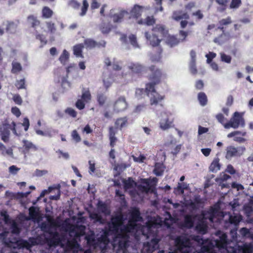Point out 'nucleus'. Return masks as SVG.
Returning a JSON list of instances; mask_svg holds the SVG:
<instances>
[{"instance_id": "obj_1", "label": "nucleus", "mask_w": 253, "mask_h": 253, "mask_svg": "<svg viewBox=\"0 0 253 253\" xmlns=\"http://www.w3.org/2000/svg\"><path fill=\"white\" fill-rule=\"evenodd\" d=\"M148 69L150 71V73L148 74L147 78L150 82L146 84L145 91L147 96H149L150 93L151 94V96L150 98V105L152 106L157 105L164 99L165 96L161 95L157 92L155 86L166 79L167 76L162 69L155 65H151Z\"/></svg>"}, {"instance_id": "obj_2", "label": "nucleus", "mask_w": 253, "mask_h": 253, "mask_svg": "<svg viewBox=\"0 0 253 253\" xmlns=\"http://www.w3.org/2000/svg\"><path fill=\"white\" fill-rule=\"evenodd\" d=\"M216 213L215 210L211 208L209 211H203L201 214H196L195 217H197L198 222L196 225V230L203 234H205L208 231V224L206 219H209L212 221Z\"/></svg>"}, {"instance_id": "obj_3", "label": "nucleus", "mask_w": 253, "mask_h": 253, "mask_svg": "<svg viewBox=\"0 0 253 253\" xmlns=\"http://www.w3.org/2000/svg\"><path fill=\"white\" fill-rule=\"evenodd\" d=\"M232 23V20L230 16L226 18H223L218 21V26L215 29V31L220 30L222 33L221 35L214 39L213 42L215 43L221 44L228 39L229 33L226 32L228 25Z\"/></svg>"}, {"instance_id": "obj_4", "label": "nucleus", "mask_w": 253, "mask_h": 253, "mask_svg": "<svg viewBox=\"0 0 253 253\" xmlns=\"http://www.w3.org/2000/svg\"><path fill=\"white\" fill-rule=\"evenodd\" d=\"M140 181L141 183L145 184L146 185H142L141 184L137 185V183L135 182L131 177H129L128 179L125 180L124 183L125 187L127 188H130L134 185L135 186H137L138 190L146 193L148 192L152 187L151 185H150V180L146 178H142Z\"/></svg>"}, {"instance_id": "obj_5", "label": "nucleus", "mask_w": 253, "mask_h": 253, "mask_svg": "<svg viewBox=\"0 0 253 253\" xmlns=\"http://www.w3.org/2000/svg\"><path fill=\"white\" fill-rule=\"evenodd\" d=\"M245 125V123L243 116L240 113L236 112L234 113L230 121L224 124V127L225 128L230 127L237 128L239 126L244 127Z\"/></svg>"}, {"instance_id": "obj_6", "label": "nucleus", "mask_w": 253, "mask_h": 253, "mask_svg": "<svg viewBox=\"0 0 253 253\" xmlns=\"http://www.w3.org/2000/svg\"><path fill=\"white\" fill-rule=\"evenodd\" d=\"M174 242L177 250L180 252H182L184 248L190 247L191 245L190 239L186 235L177 236Z\"/></svg>"}, {"instance_id": "obj_7", "label": "nucleus", "mask_w": 253, "mask_h": 253, "mask_svg": "<svg viewBox=\"0 0 253 253\" xmlns=\"http://www.w3.org/2000/svg\"><path fill=\"white\" fill-rule=\"evenodd\" d=\"M135 226L136 223L129 220L128 224L120 228V231L117 234L116 238H129L128 233L134 230Z\"/></svg>"}, {"instance_id": "obj_8", "label": "nucleus", "mask_w": 253, "mask_h": 253, "mask_svg": "<svg viewBox=\"0 0 253 253\" xmlns=\"http://www.w3.org/2000/svg\"><path fill=\"white\" fill-rule=\"evenodd\" d=\"M124 221L123 216L122 215H118L113 217L111 218V222L108 223V226L113 228L112 232L117 235L119 232L120 227L123 225Z\"/></svg>"}, {"instance_id": "obj_9", "label": "nucleus", "mask_w": 253, "mask_h": 253, "mask_svg": "<svg viewBox=\"0 0 253 253\" xmlns=\"http://www.w3.org/2000/svg\"><path fill=\"white\" fill-rule=\"evenodd\" d=\"M246 148L244 146L238 148L233 146H228L226 148V158L228 159L234 157H240L243 154Z\"/></svg>"}, {"instance_id": "obj_10", "label": "nucleus", "mask_w": 253, "mask_h": 253, "mask_svg": "<svg viewBox=\"0 0 253 253\" xmlns=\"http://www.w3.org/2000/svg\"><path fill=\"white\" fill-rule=\"evenodd\" d=\"M113 9L110 10V16L113 19V21L115 23H121L126 15L129 14L127 11L124 9H120L119 12L116 13L112 14Z\"/></svg>"}, {"instance_id": "obj_11", "label": "nucleus", "mask_w": 253, "mask_h": 253, "mask_svg": "<svg viewBox=\"0 0 253 253\" xmlns=\"http://www.w3.org/2000/svg\"><path fill=\"white\" fill-rule=\"evenodd\" d=\"M127 107V103L124 96L120 97L114 104V111L119 113L125 111Z\"/></svg>"}, {"instance_id": "obj_12", "label": "nucleus", "mask_w": 253, "mask_h": 253, "mask_svg": "<svg viewBox=\"0 0 253 253\" xmlns=\"http://www.w3.org/2000/svg\"><path fill=\"white\" fill-rule=\"evenodd\" d=\"M85 227L83 225H71L69 232L74 233L76 238H80L85 234Z\"/></svg>"}, {"instance_id": "obj_13", "label": "nucleus", "mask_w": 253, "mask_h": 253, "mask_svg": "<svg viewBox=\"0 0 253 253\" xmlns=\"http://www.w3.org/2000/svg\"><path fill=\"white\" fill-rule=\"evenodd\" d=\"M247 134L246 131H240L238 130L232 131L227 135L228 138L234 137V141L239 142L243 143L246 141V139L243 137L245 136Z\"/></svg>"}, {"instance_id": "obj_14", "label": "nucleus", "mask_w": 253, "mask_h": 253, "mask_svg": "<svg viewBox=\"0 0 253 253\" xmlns=\"http://www.w3.org/2000/svg\"><path fill=\"white\" fill-rule=\"evenodd\" d=\"M145 37L147 40L149 42L150 44L154 47L158 46L161 42V39L159 38L160 37L152 32V34H150L148 32H146Z\"/></svg>"}, {"instance_id": "obj_15", "label": "nucleus", "mask_w": 253, "mask_h": 253, "mask_svg": "<svg viewBox=\"0 0 253 253\" xmlns=\"http://www.w3.org/2000/svg\"><path fill=\"white\" fill-rule=\"evenodd\" d=\"M143 9L144 7L143 6L138 4H134L129 13L130 14L129 18L130 19L132 18L135 19H137L141 16Z\"/></svg>"}, {"instance_id": "obj_16", "label": "nucleus", "mask_w": 253, "mask_h": 253, "mask_svg": "<svg viewBox=\"0 0 253 253\" xmlns=\"http://www.w3.org/2000/svg\"><path fill=\"white\" fill-rule=\"evenodd\" d=\"M152 32L162 38L166 37L168 33V30L165 26L162 24L156 25L152 29Z\"/></svg>"}, {"instance_id": "obj_17", "label": "nucleus", "mask_w": 253, "mask_h": 253, "mask_svg": "<svg viewBox=\"0 0 253 253\" xmlns=\"http://www.w3.org/2000/svg\"><path fill=\"white\" fill-rule=\"evenodd\" d=\"M160 127L163 130H167L174 126L173 119H170L168 117L162 119L159 122Z\"/></svg>"}, {"instance_id": "obj_18", "label": "nucleus", "mask_w": 253, "mask_h": 253, "mask_svg": "<svg viewBox=\"0 0 253 253\" xmlns=\"http://www.w3.org/2000/svg\"><path fill=\"white\" fill-rule=\"evenodd\" d=\"M84 43L86 48H93L95 47H105L106 42L104 41L98 43L92 39H87L84 40Z\"/></svg>"}, {"instance_id": "obj_19", "label": "nucleus", "mask_w": 253, "mask_h": 253, "mask_svg": "<svg viewBox=\"0 0 253 253\" xmlns=\"http://www.w3.org/2000/svg\"><path fill=\"white\" fill-rule=\"evenodd\" d=\"M142 217L140 215V212L139 209L133 208L130 212V218L129 220L134 223L140 221L142 220Z\"/></svg>"}, {"instance_id": "obj_20", "label": "nucleus", "mask_w": 253, "mask_h": 253, "mask_svg": "<svg viewBox=\"0 0 253 253\" xmlns=\"http://www.w3.org/2000/svg\"><path fill=\"white\" fill-rule=\"evenodd\" d=\"M128 68L132 73L135 74L138 76H141L144 70V67L137 63H131Z\"/></svg>"}, {"instance_id": "obj_21", "label": "nucleus", "mask_w": 253, "mask_h": 253, "mask_svg": "<svg viewBox=\"0 0 253 253\" xmlns=\"http://www.w3.org/2000/svg\"><path fill=\"white\" fill-rule=\"evenodd\" d=\"M215 245L219 248H225L227 245V236L226 234H222L220 237L219 240L215 241Z\"/></svg>"}, {"instance_id": "obj_22", "label": "nucleus", "mask_w": 253, "mask_h": 253, "mask_svg": "<svg viewBox=\"0 0 253 253\" xmlns=\"http://www.w3.org/2000/svg\"><path fill=\"white\" fill-rule=\"evenodd\" d=\"M85 240L86 241L87 244L90 247L96 248L98 246V242L95 239L93 233L87 235L85 236Z\"/></svg>"}, {"instance_id": "obj_23", "label": "nucleus", "mask_w": 253, "mask_h": 253, "mask_svg": "<svg viewBox=\"0 0 253 253\" xmlns=\"http://www.w3.org/2000/svg\"><path fill=\"white\" fill-rule=\"evenodd\" d=\"M46 241L50 247H55L58 246L61 242L59 236L50 237L46 238Z\"/></svg>"}, {"instance_id": "obj_24", "label": "nucleus", "mask_w": 253, "mask_h": 253, "mask_svg": "<svg viewBox=\"0 0 253 253\" xmlns=\"http://www.w3.org/2000/svg\"><path fill=\"white\" fill-rule=\"evenodd\" d=\"M27 21L29 25L34 29L40 26L41 24L40 21L38 19L37 17L33 15H29L28 17Z\"/></svg>"}, {"instance_id": "obj_25", "label": "nucleus", "mask_w": 253, "mask_h": 253, "mask_svg": "<svg viewBox=\"0 0 253 253\" xmlns=\"http://www.w3.org/2000/svg\"><path fill=\"white\" fill-rule=\"evenodd\" d=\"M195 216L192 215L187 214L184 217V226L188 228H191L194 225V219L195 218Z\"/></svg>"}, {"instance_id": "obj_26", "label": "nucleus", "mask_w": 253, "mask_h": 253, "mask_svg": "<svg viewBox=\"0 0 253 253\" xmlns=\"http://www.w3.org/2000/svg\"><path fill=\"white\" fill-rule=\"evenodd\" d=\"M17 28V24L13 21H7L5 27V31L7 33L14 34Z\"/></svg>"}, {"instance_id": "obj_27", "label": "nucleus", "mask_w": 253, "mask_h": 253, "mask_svg": "<svg viewBox=\"0 0 253 253\" xmlns=\"http://www.w3.org/2000/svg\"><path fill=\"white\" fill-rule=\"evenodd\" d=\"M128 123V118L127 117H124L122 118H118L115 123V126L117 128H119L120 129H122V128L125 127Z\"/></svg>"}, {"instance_id": "obj_28", "label": "nucleus", "mask_w": 253, "mask_h": 253, "mask_svg": "<svg viewBox=\"0 0 253 253\" xmlns=\"http://www.w3.org/2000/svg\"><path fill=\"white\" fill-rule=\"evenodd\" d=\"M30 218L32 220L36 219L39 216V209L38 208L32 206L29 209Z\"/></svg>"}, {"instance_id": "obj_29", "label": "nucleus", "mask_w": 253, "mask_h": 253, "mask_svg": "<svg viewBox=\"0 0 253 253\" xmlns=\"http://www.w3.org/2000/svg\"><path fill=\"white\" fill-rule=\"evenodd\" d=\"M84 46L83 45V44L80 43L78 44H76L73 47V52L74 54L76 57H80L82 58L84 57V56L83 55V49L84 48Z\"/></svg>"}, {"instance_id": "obj_30", "label": "nucleus", "mask_w": 253, "mask_h": 253, "mask_svg": "<svg viewBox=\"0 0 253 253\" xmlns=\"http://www.w3.org/2000/svg\"><path fill=\"white\" fill-rule=\"evenodd\" d=\"M240 250L242 253H253V244L252 243H245L240 247Z\"/></svg>"}, {"instance_id": "obj_31", "label": "nucleus", "mask_w": 253, "mask_h": 253, "mask_svg": "<svg viewBox=\"0 0 253 253\" xmlns=\"http://www.w3.org/2000/svg\"><path fill=\"white\" fill-rule=\"evenodd\" d=\"M219 160L218 158H216L213 160L209 167L210 171L213 172H216L220 169V165L219 164Z\"/></svg>"}, {"instance_id": "obj_32", "label": "nucleus", "mask_w": 253, "mask_h": 253, "mask_svg": "<svg viewBox=\"0 0 253 253\" xmlns=\"http://www.w3.org/2000/svg\"><path fill=\"white\" fill-rule=\"evenodd\" d=\"M42 13L43 18L48 19L52 17L53 12L49 7L44 6L42 9Z\"/></svg>"}, {"instance_id": "obj_33", "label": "nucleus", "mask_w": 253, "mask_h": 253, "mask_svg": "<svg viewBox=\"0 0 253 253\" xmlns=\"http://www.w3.org/2000/svg\"><path fill=\"white\" fill-rule=\"evenodd\" d=\"M69 59V53L66 50L64 49L62 53L59 57V60L61 64L63 65H66Z\"/></svg>"}, {"instance_id": "obj_34", "label": "nucleus", "mask_w": 253, "mask_h": 253, "mask_svg": "<svg viewBox=\"0 0 253 253\" xmlns=\"http://www.w3.org/2000/svg\"><path fill=\"white\" fill-rule=\"evenodd\" d=\"M112 26L108 23H102L99 26V29L103 34H108L111 30Z\"/></svg>"}, {"instance_id": "obj_35", "label": "nucleus", "mask_w": 253, "mask_h": 253, "mask_svg": "<svg viewBox=\"0 0 253 253\" xmlns=\"http://www.w3.org/2000/svg\"><path fill=\"white\" fill-rule=\"evenodd\" d=\"M198 99L201 106H204L207 105L208 98L205 93L203 92H199L198 94Z\"/></svg>"}, {"instance_id": "obj_36", "label": "nucleus", "mask_w": 253, "mask_h": 253, "mask_svg": "<svg viewBox=\"0 0 253 253\" xmlns=\"http://www.w3.org/2000/svg\"><path fill=\"white\" fill-rule=\"evenodd\" d=\"M228 0H215L216 3L220 5L217 8L218 11L220 12H223L226 9Z\"/></svg>"}, {"instance_id": "obj_37", "label": "nucleus", "mask_w": 253, "mask_h": 253, "mask_svg": "<svg viewBox=\"0 0 253 253\" xmlns=\"http://www.w3.org/2000/svg\"><path fill=\"white\" fill-rule=\"evenodd\" d=\"M23 143L24 150L27 152L31 149L34 150L35 151L37 150V147L35 145H34L31 142H30L26 140H24L23 141Z\"/></svg>"}, {"instance_id": "obj_38", "label": "nucleus", "mask_w": 253, "mask_h": 253, "mask_svg": "<svg viewBox=\"0 0 253 253\" xmlns=\"http://www.w3.org/2000/svg\"><path fill=\"white\" fill-rule=\"evenodd\" d=\"M180 42V39H178L175 36H169L167 39V43L171 46L178 44Z\"/></svg>"}, {"instance_id": "obj_39", "label": "nucleus", "mask_w": 253, "mask_h": 253, "mask_svg": "<svg viewBox=\"0 0 253 253\" xmlns=\"http://www.w3.org/2000/svg\"><path fill=\"white\" fill-rule=\"evenodd\" d=\"M120 239L118 242V247L120 249L125 250L128 247V242L129 238H118Z\"/></svg>"}, {"instance_id": "obj_40", "label": "nucleus", "mask_w": 253, "mask_h": 253, "mask_svg": "<svg viewBox=\"0 0 253 253\" xmlns=\"http://www.w3.org/2000/svg\"><path fill=\"white\" fill-rule=\"evenodd\" d=\"M22 67L21 64L17 62H13L12 63L11 72L13 74H17L21 71Z\"/></svg>"}, {"instance_id": "obj_41", "label": "nucleus", "mask_w": 253, "mask_h": 253, "mask_svg": "<svg viewBox=\"0 0 253 253\" xmlns=\"http://www.w3.org/2000/svg\"><path fill=\"white\" fill-rule=\"evenodd\" d=\"M182 15V10H175L172 12V14L171 16V18L173 20L175 21H179L181 20H182V17H181Z\"/></svg>"}, {"instance_id": "obj_42", "label": "nucleus", "mask_w": 253, "mask_h": 253, "mask_svg": "<svg viewBox=\"0 0 253 253\" xmlns=\"http://www.w3.org/2000/svg\"><path fill=\"white\" fill-rule=\"evenodd\" d=\"M35 36L36 39L40 41L41 47L43 46L47 43V41L46 39L45 36L43 34H39L37 32Z\"/></svg>"}, {"instance_id": "obj_43", "label": "nucleus", "mask_w": 253, "mask_h": 253, "mask_svg": "<svg viewBox=\"0 0 253 253\" xmlns=\"http://www.w3.org/2000/svg\"><path fill=\"white\" fill-rule=\"evenodd\" d=\"M164 171V169L162 165L158 164L156 165L154 169V173L156 176H159L162 175Z\"/></svg>"}, {"instance_id": "obj_44", "label": "nucleus", "mask_w": 253, "mask_h": 253, "mask_svg": "<svg viewBox=\"0 0 253 253\" xmlns=\"http://www.w3.org/2000/svg\"><path fill=\"white\" fill-rule=\"evenodd\" d=\"M91 94L88 89L83 92L81 99H82V100L84 101L85 102L87 103L91 100Z\"/></svg>"}, {"instance_id": "obj_45", "label": "nucleus", "mask_w": 253, "mask_h": 253, "mask_svg": "<svg viewBox=\"0 0 253 253\" xmlns=\"http://www.w3.org/2000/svg\"><path fill=\"white\" fill-rule=\"evenodd\" d=\"M10 131L8 129H3L1 133V139L4 142L9 141Z\"/></svg>"}, {"instance_id": "obj_46", "label": "nucleus", "mask_w": 253, "mask_h": 253, "mask_svg": "<svg viewBox=\"0 0 253 253\" xmlns=\"http://www.w3.org/2000/svg\"><path fill=\"white\" fill-rule=\"evenodd\" d=\"M17 245L19 248L29 249L31 247L30 243L26 240H20L17 241Z\"/></svg>"}, {"instance_id": "obj_47", "label": "nucleus", "mask_w": 253, "mask_h": 253, "mask_svg": "<svg viewBox=\"0 0 253 253\" xmlns=\"http://www.w3.org/2000/svg\"><path fill=\"white\" fill-rule=\"evenodd\" d=\"M107 100V97L103 93L98 94L97 96V100L100 106H103Z\"/></svg>"}, {"instance_id": "obj_48", "label": "nucleus", "mask_w": 253, "mask_h": 253, "mask_svg": "<svg viewBox=\"0 0 253 253\" xmlns=\"http://www.w3.org/2000/svg\"><path fill=\"white\" fill-rule=\"evenodd\" d=\"M144 20L145 25L148 26H153L156 23V19L153 16H148Z\"/></svg>"}, {"instance_id": "obj_49", "label": "nucleus", "mask_w": 253, "mask_h": 253, "mask_svg": "<svg viewBox=\"0 0 253 253\" xmlns=\"http://www.w3.org/2000/svg\"><path fill=\"white\" fill-rule=\"evenodd\" d=\"M220 60L222 62L226 63H230L232 60V57L231 56L229 55H227L224 53L221 52L220 53Z\"/></svg>"}, {"instance_id": "obj_50", "label": "nucleus", "mask_w": 253, "mask_h": 253, "mask_svg": "<svg viewBox=\"0 0 253 253\" xmlns=\"http://www.w3.org/2000/svg\"><path fill=\"white\" fill-rule=\"evenodd\" d=\"M3 129H8L9 130L11 129L13 133L15 135H17L16 130V123L14 122H12L11 124H5Z\"/></svg>"}, {"instance_id": "obj_51", "label": "nucleus", "mask_w": 253, "mask_h": 253, "mask_svg": "<svg viewBox=\"0 0 253 253\" xmlns=\"http://www.w3.org/2000/svg\"><path fill=\"white\" fill-rule=\"evenodd\" d=\"M46 26L48 31L51 33H54L55 32L56 29L55 24L52 21H47L45 23Z\"/></svg>"}, {"instance_id": "obj_52", "label": "nucleus", "mask_w": 253, "mask_h": 253, "mask_svg": "<svg viewBox=\"0 0 253 253\" xmlns=\"http://www.w3.org/2000/svg\"><path fill=\"white\" fill-rule=\"evenodd\" d=\"M196 62V61H190L189 63V70L193 75H196L198 72Z\"/></svg>"}, {"instance_id": "obj_53", "label": "nucleus", "mask_w": 253, "mask_h": 253, "mask_svg": "<svg viewBox=\"0 0 253 253\" xmlns=\"http://www.w3.org/2000/svg\"><path fill=\"white\" fill-rule=\"evenodd\" d=\"M15 85L18 89L26 88L25 79H23L16 81Z\"/></svg>"}, {"instance_id": "obj_54", "label": "nucleus", "mask_w": 253, "mask_h": 253, "mask_svg": "<svg viewBox=\"0 0 253 253\" xmlns=\"http://www.w3.org/2000/svg\"><path fill=\"white\" fill-rule=\"evenodd\" d=\"M61 86L64 89L63 92L65 89H68L71 87V84L70 82L67 81L66 77H63L61 79Z\"/></svg>"}, {"instance_id": "obj_55", "label": "nucleus", "mask_w": 253, "mask_h": 253, "mask_svg": "<svg viewBox=\"0 0 253 253\" xmlns=\"http://www.w3.org/2000/svg\"><path fill=\"white\" fill-rule=\"evenodd\" d=\"M71 137L72 139L76 142L78 143L81 141V138L78 131L75 129L71 132Z\"/></svg>"}, {"instance_id": "obj_56", "label": "nucleus", "mask_w": 253, "mask_h": 253, "mask_svg": "<svg viewBox=\"0 0 253 253\" xmlns=\"http://www.w3.org/2000/svg\"><path fill=\"white\" fill-rule=\"evenodd\" d=\"M88 7V3L86 0H84L83 1V6L81 8V12L80 13L81 16L84 15L87 10Z\"/></svg>"}, {"instance_id": "obj_57", "label": "nucleus", "mask_w": 253, "mask_h": 253, "mask_svg": "<svg viewBox=\"0 0 253 253\" xmlns=\"http://www.w3.org/2000/svg\"><path fill=\"white\" fill-rule=\"evenodd\" d=\"M11 232L13 234H19L20 233V229L16 222H13L11 226Z\"/></svg>"}, {"instance_id": "obj_58", "label": "nucleus", "mask_w": 253, "mask_h": 253, "mask_svg": "<svg viewBox=\"0 0 253 253\" xmlns=\"http://www.w3.org/2000/svg\"><path fill=\"white\" fill-rule=\"evenodd\" d=\"M241 4V0H231V2L230 4V8L232 9L238 8L240 6Z\"/></svg>"}, {"instance_id": "obj_59", "label": "nucleus", "mask_w": 253, "mask_h": 253, "mask_svg": "<svg viewBox=\"0 0 253 253\" xmlns=\"http://www.w3.org/2000/svg\"><path fill=\"white\" fill-rule=\"evenodd\" d=\"M97 242L98 246H99V244H101V243H103L105 246H106L109 242V239L108 237H104L102 235H101V236L97 239Z\"/></svg>"}, {"instance_id": "obj_60", "label": "nucleus", "mask_w": 253, "mask_h": 253, "mask_svg": "<svg viewBox=\"0 0 253 253\" xmlns=\"http://www.w3.org/2000/svg\"><path fill=\"white\" fill-rule=\"evenodd\" d=\"M36 133L42 136H48L51 137L52 136V133H55V131L54 130H50L49 131L44 132L41 130H37Z\"/></svg>"}, {"instance_id": "obj_61", "label": "nucleus", "mask_w": 253, "mask_h": 253, "mask_svg": "<svg viewBox=\"0 0 253 253\" xmlns=\"http://www.w3.org/2000/svg\"><path fill=\"white\" fill-rule=\"evenodd\" d=\"M130 43L134 47H137L138 46V44L137 42L136 37L133 34H131L128 37Z\"/></svg>"}, {"instance_id": "obj_62", "label": "nucleus", "mask_w": 253, "mask_h": 253, "mask_svg": "<svg viewBox=\"0 0 253 253\" xmlns=\"http://www.w3.org/2000/svg\"><path fill=\"white\" fill-rule=\"evenodd\" d=\"M65 113L73 118H76L77 115V112L74 109L70 107L67 108L65 110Z\"/></svg>"}, {"instance_id": "obj_63", "label": "nucleus", "mask_w": 253, "mask_h": 253, "mask_svg": "<svg viewBox=\"0 0 253 253\" xmlns=\"http://www.w3.org/2000/svg\"><path fill=\"white\" fill-rule=\"evenodd\" d=\"M216 56V54L213 52L210 51L208 54L206 55L207 57V62L209 64L212 62V60Z\"/></svg>"}, {"instance_id": "obj_64", "label": "nucleus", "mask_w": 253, "mask_h": 253, "mask_svg": "<svg viewBox=\"0 0 253 253\" xmlns=\"http://www.w3.org/2000/svg\"><path fill=\"white\" fill-rule=\"evenodd\" d=\"M13 100L15 104L17 105H21L22 104V99L18 94H16L13 95Z\"/></svg>"}]
</instances>
